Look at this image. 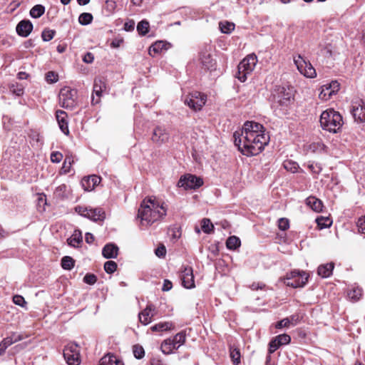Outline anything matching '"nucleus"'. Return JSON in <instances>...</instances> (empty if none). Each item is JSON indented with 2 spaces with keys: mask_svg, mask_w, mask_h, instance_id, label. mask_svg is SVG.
<instances>
[{
  "mask_svg": "<svg viewBox=\"0 0 365 365\" xmlns=\"http://www.w3.org/2000/svg\"><path fill=\"white\" fill-rule=\"evenodd\" d=\"M233 137L235 145L242 154L246 156L257 155L269 142V135L260 123L247 121L240 131H235Z\"/></svg>",
  "mask_w": 365,
  "mask_h": 365,
  "instance_id": "f257e3e1",
  "label": "nucleus"
},
{
  "mask_svg": "<svg viewBox=\"0 0 365 365\" xmlns=\"http://www.w3.org/2000/svg\"><path fill=\"white\" fill-rule=\"evenodd\" d=\"M166 215V209L155 197L145 198L138 209V217L143 225L148 226Z\"/></svg>",
  "mask_w": 365,
  "mask_h": 365,
  "instance_id": "f03ea898",
  "label": "nucleus"
},
{
  "mask_svg": "<svg viewBox=\"0 0 365 365\" xmlns=\"http://www.w3.org/2000/svg\"><path fill=\"white\" fill-rule=\"evenodd\" d=\"M321 127L330 133H337L343 125L342 116L334 109H328L320 115Z\"/></svg>",
  "mask_w": 365,
  "mask_h": 365,
  "instance_id": "7ed1b4c3",
  "label": "nucleus"
},
{
  "mask_svg": "<svg viewBox=\"0 0 365 365\" xmlns=\"http://www.w3.org/2000/svg\"><path fill=\"white\" fill-rule=\"evenodd\" d=\"M257 63V58L255 53L247 56L237 66V74L236 77L241 81L247 80V76L250 74L255 69Z\"/></svg>",
  "mask_w": 365,
  "mask_h": 365,
  "instance_id": "20e7f679",
  "label": "nucleus"
},
{
  "mask_svg": "<svg viewBox=\"0 0 365 365\" xmlns=\"http://www.w3.org/2000/svg\"><path fill=\"white\" fill-rule=\"evenodd\" d=\"M59 104L66 109L72 110L77 106V91L70 87H63L59 93Z\"/></svg>",
  "mask_w": 365,
  "mask_h": 365,
  "instance_id": "39448f33",
  "label": "nucleus"
},
{
  "mask_svg": "<svg viewBox=\"0 0 365 365\" xmlns=\"http://www.w3.org/2000/svg\"><path fill=\"white\" fill-rule=\"evenodd\" d=\"M309 278V274L304 271L293 270L287 273L284 279V283L289 287L294 288L304 287Z\"/></svg>",
  "mask_w": 365,
  "mask_h": 365,
  "instance_id": "423d86ee",
  "label": "nucleus"
},
{
  "mask_svg": "<svg viewBox=\"0 0 365 365\" xmlns=\"http://www.w3.org/2000/svg\"><path fill=\"white\" fill-rule=\"evenodd\" d=\"M63 357L68 365H79L80 349L74 343L68 344L63 349Z\"/></svg>",
  "mask_w": 365,
  "mask_h": 365,
  "instance_id": "0eeeda50",
  "label": "nucleus"
},
{
  "mask_svg": "<svg viewBox=\"0 0 365 365\" xmlns=\"http://www.w3.org/2000/svg\"><path fill=\"white\" fill-rule=\"evenodd\" d=\"M202 184L203 180L201 178L187 174L180 178L178 186L183 187L185 190H195L202 186Z\"/></svg>",
  "mask_w": 365,
  "mask_h": 365,
  "instance_id": "6e6552de",
  "label": "nucleus"
},
{
  "mask_svg": "<svg viewBox=\"0 0 365 365\" xmlns=\"http://www.w3.org/2000/svg\"><path fill=\"white\" fill-rule=\"evenodd\" d=\"M294 63L298 71L307 78H314L317 76L316 70L312 65L306 61L300 55L294 58Z\"/></svg>",
  "mask_w": 365,
  "mask_h": 365,
  "instance_id": "1a4fd4ad",
  "label": "nucleus"
},
{
  "mask_svg": "<svg viewBox=\"0 0 365 365\" xmlns=\"http://www.w3.org/2000/svg\"><path fill=\"white\" fill-rule=\"evenodd\" d=\"M207 97L205 95L195 91L189 94L185 98V103L195 110H200L205 104Z\"/></svg>",
  "mask_w": 365,
  "mask_h": 365,
  "instance_id": "9d476101",
  "label": "nucleus"
},
{
  "mask_svg": "<svg viewBox=\"0 0 365 365\" xmlns=\"http://www.w3.org/2000/svg\"><path fill=\"white\" fill-rule=\"evenodd\" d=\"M275 92L274 98L281 106H287L294 96L293 88L289 86H278Z\"/></svg>",
  "mask_w": 365,
  "mask_h": 365,
  "instance_id": "9b49d317",
  "label": "nucleus"
},
{
  "mask_svg": "<svg viewBox=\"0 0 365 365\" xmlns=\"http://www.w3.org/2000/svg\"><path fill=\"white\" fill-rule=\"evenodd\" d=\"M106 89V81L103 78L98 77L94 79L91 103L98 104L101 102L103 93Z\"/></svg>",
  "mask_w": 365,
  "mask_h": 365,
  "instance_id": "f8f14e48",
  "label": "nucleus"
},
{
  "mask_svg": "<svg viewBox=\"0 0 365 365\" xmlns=\"http://www.w3.org/2000/svg\"><path fill=\"white\" fill-rule=\"evenodd\" d=\"M340 84L336 81H332L330 83L322 86V91L319 93V98L327 100L332 95L337 93L339 90Z\"/></svg>",
  "mask_w": 365,
  "mask_h": 365,
  "instance_id": "ddd939ff",
  "label": "nucleus"
},
{
  "mask_svg": "<svg viewBox=\"0 0 365 365\" xmlns=\"http://www.w3.org/2000/svg\"><path fill=\"white\" fill-rule=\"evenodd\" d=\"M180 277L183 287L187 289H192L195 287L193 270L191 267H185L181 271Z\"/></svg>",
  "mask_w": 365,
  "mask_h": 365,
  "instance_id": "4468645a",
  "label": "nucleus"
},
{
  "mask_svg": "<svg viewBox=\"0 0 365 365\" xmlns=\"http://www.w3.org/2000/svg\"><path fill=\"white\" fill-rule=\"evenodd\" d=\"M170 138L169 133L166 129L161 126L156 127L152 135V140L158 144H163L168 141Z\"/></svg>",
  "mask_w": 365,
  "mask_h": 365,
  "instance_id": "2eb2a0df",
  "label": "nucleus"
},
{
  "mask_svg": "<svg viewBox=\"0 0 365 365\" xmlns=\"http://www.w3.org/2000/svg\"><path fill=\"white\" fill-rule=\"evenodd\" d=\"M101 178L96 175H93L86 178H83L81 180V185L86 191L93 190L100 182Z\"/></svg>",
  "mask_w": 365,
  "mask_h": 365,
  "instance_id": "dca6fc26",
  "label": "nucleus"
},
{
  "mask_svg": "<svg viewBox=\"0 0 365 365\" xmlns=\"http://www.w3.org/2000/svg\"><path fill=\"white\" fill-rule=\"evenodd\" d=\"M56 117L61 130L64 134L68 135L69 129L67 120V113L62 110H58L56 112Z\"/></svg>",
  "mask_w": 365,
  "mask_h": 365,
  "instance_id": "f3484780",
  "label": "nucleus"
},
{
  "mask_svg": "<svg viewBox=\"0 0 365 365\" xmlns=\"http://www.w3.org/2000/svg\"><path fill=\"white\" fill-rule=\"evenodd\" d=\"M102 255L106 259L116 258L118 255V247L115 244L108 243L103 247Z\"/></svg>",
  "mask_w": 365,
  "mask_h": 365,
  "instance_id": "a211bd4d",
  "label": "nucleus"
},
{
  "mask_svg": "<svg viewBox=\"0 0 365 365\" xmlns=\"http://www.w3.org/2000/svg\"><path fill=\"white\" fill-rule=\"evenodd\" d=\"M88 217L87 218L94 221H103L106 217L105 212L103 210L102 208L97 207V208H91L88 209Z\"/></svg>",
  "mask_w": 365,
  "mask_h": 365,
  "instance_id": "6ab92c4d",
  "label": "nucleus"
},
{
  "mask_svg": "<svg viewBox=\"0 0 365 365\" xmlns=\"http://www.w3.org/2000/svg\"><path fill=\"white\" fill-rule=\"evenodd\" d=\"M351 111L355 121L365 122V106L361 104L353 106Z\"/></svg>",
  "mask_w": 365,
  "mask_h": 365,
  "instance_id": "aec40b11",
  "label": "nucleus"
},
{
  "mask_svg": "<svg viewBox=\"0 0 365 365\" xmlns=\"http://www.w3.org/2000/svg\"><path fill=\"white\" fill-rule=\"evenodd\" d=\"M168 48V44L163 41H156L152 44L148 53L150 56H154L155 54L161 53L163 51H166Z\"/></svg>",
  "mask_w": 365,
  "mask_h": 365,
  "instance_id": "412c9836",
  "label": "nucleus"
},
{
  "mask_svg": "<svg viewBox=\"0 0 365 365\" xmlns=\"http://www.w3.org/2000/svg\"><path fill=\"white\" fill-rule=\"evenodd\" d=\"M99 365H123V363L116 356L108 354L101 359Z\"/></svg>",
  "mask_w": 365,
  "mask_h": 365,
  "instance_id": "4be33fe9",
  "label": "nucleus"
},
{
  "mask_svg": "<svg viewBox=\"0 0 365 365\" xmlns=\"http://www.w3.org/2000/svg\"><path fill=\"white\" fill-rule=\"evenodd\" d=\"M200 60L202 66L207 70L212 69L215 64V60L207 52H203L200 54Z\"/></svg>",
  "mask_w": 365,
  "mask_h": 365,
  "instance_id": "5701e85b",
  "label": "nucleus"
},
{
  "mask_svg": "<svg viewBox=\"0 0 365 365\" xmlns=\"http://www.w3.org/2000/svg\"><path fill=\"white\" fill-rule=\"evenodd\" d=\"M306 204L307 206L312 208L315 212H321L322 210L323 207V203L322 202L314 197V196H309L306 199Z\"/></svg>",
  "mask_w": 365,
  "mask_h": 365,
  "instance_id": "b1692460",
  "label": "nucleus"
},
{
  "mask_svg": "<svg viewBox=\"0 0 365 365\" xmlns=\"http://www.w3.org/2000/svg\"><path fill=\"white\" fill-rule=\"evenodd\" d=\"M334 267V264L332 262L322 264L319 266L317 273L320 277L323 278L329 277L332 274Z\"/></svg>",
  "mask_w": 365,
  "mask_h": 365,
  "instance_id": "393cba45",
  "label": "nucleus"
},
{
  "mask_svg": "<svg viewBox=\"0 0 365 365\" xmlns=\"http://www.w3.org/2000/svg\"><path fill=\"white\" fill-rule=\"evenodd\" d=\"M68 244L73 247H78L83 242L82 233L79 230H74L73 235L67 240Z\"/></svg>",
  "mask_w": 365,
  "mask_h": 365,
  "instance_id": "a878e982",
  "label": "nucleus"
},
{
  "mask_svg": "<svg viewBox=\"0 0 365 365\" xmlns=\"http://www.w3.org/2000/svg\"><path fill=\"white\" fill-rule=\"evenodd\" d=\"M21 339L20 335H15L14 334L11 337H7L4 339L1 343H0V355H2L4 352L6 348L12 344L13 343L19 341Z\"/></svg>",
  "mask_w": 365,
  "mask_h": 365,
  "instance_id": "bb28decb",
  "label": "nucleus"
},
{
  "mask_svg": "<svg viewBox=\"0 0 365 365\" xmlns=\"http://www.w3.org/2000/svg\"><path fill=\"white\" fill-rule=\"evenodd\" d=\"M161 351L165 354H170L173 352L174 350L178 349V346H176L175 343L171 340V339H168L165 340L161 344Z\"/></svg>",
  "mask_w": 365,
  "mask_h": 365,
  "instance_id": "cd10ccee",
  "label": "nucleus"
},
{
  "mask_svg": "<svg viewBox=\"0 0 365 365\" xmlns=\"http://www.w3.org/2000/svg\"><path fill=\"white\" fill-rule=\"evenodd\" d=\"M174 328V326L170 322H159L158 324L150 327L153 331L163 332L165 331H169Z\"/></svg>",
  "mask_w": 365,
  "mask_h": 365,
  "instance_id": "c85d7f7f",
  "label": "nucleus"
},
{
  "mask_svg": "<svg viewBox=\"0 0 365 365\" xmlns=\"http://www.w3.org/2000/svg\"><path fill=\"white\" fill-rule=\"evenodd\" d=\"M240 240L236 236H231L226 241V246L229 250H235L240 246Z\"/></svg>",
  "mask_w": 365,
  "mask_h": 365,
  "instance_id": "c756f323",
  "label": "nucleus"
},
{
  "mask_svg": "<svg viewBox=\"0 0 365 365\" xmlns=\"http://www.w3.org/2000/svg\"><path fill=\"white\" fill-rule=\"evenodd\" d=\"M230 355L234 364L240 363V352L239 349L230 346Z\"/></svg>",
  "mask_w": 365,
  "mask_h": 365,
  "instance_id": "7c9ffc66",
  "label": "nucleus"
},
{
  "mask_svg": "<svg viewBox=\"0 0 365 365\" xmlns=\"http://www.w3.org/2000/svg\"><path fill=\"white\" fill-rule=\"evenodd\" d=\"M45 11V7L41 4L34 6L30 11V15L33 18H39Z\"/></svg>",
  "mask_w": 365,
  "mask_h": 365,
  "instance_id": "2f4dec72",
  "label": "nucleus"
},
{
  "mask_svg": "<svg viewBox=\"0 0 365 365\" xmlns=\"http://www.w3.org/2000/svg\"><path fill=\"white\" fill-rule=\"evenodd\" d=\"M149 22L146 20L140 21L137 25V31L141 36H145L149 31Z\"/></svg>",
  "mask_w": 365,
  "mask_h": 365,
  "instance_id": "473e14b6",
  "label": "nucleus"
},
{
  "mask_svg": "<svg viewBox=\"0 0 365 365\" xmlns=\"http://www.w3.org/2000/svg\"><path fill=\"white\" fill-rule=\"evenodd\" d=\"M316 222L319 229H324L330 227L332 221L329 217H319L316 219Z\"/></svg>",
  "mask_w": 365,
  "mask_h": 365,
  "instance_id": "72a5a7b5",
  "label": "nucleus"
},
{
  "mask_svg": "<svg viewBox=\"0 0 365 365\" xmlns=\"http://www.w3.org/2000/svg\"><path fill=\"white\" fill-rule=\"evenodd\" d=\"M74 259L69 256H65L61 259V266L64 269L71 270L74 267Z\"/></svg>",
  "mask_w": 365,
  "mask_h": 365,
  "instance_id": "f704fd0d",
  "label": "nucleus"
},
{
  "mask_svg": "<svg viewBox=\"0 0 365 365\" xmlns=\"http://www.w3.org/2000/svg\"><path fill=\"white\" fill-rule=\"evenodd\" d=\"M220 29L222 33L230 34L235 29V24L228 21L220 22Z\"/></svg>",
  "mask_w": 365,
  "mask_h": 365,
  "instance_id": "c9c22d12",
  "label": "nucleus"
},
{
  "mask_svg": "<svg viewBox=\"0 0 365 365\" xmlns=\"http://www.w3.org/2000/svg\"><path fill=\"white\" fill-rule=\"evenodd\" d=\"M277 343H278V345L280 346L282 345H287L289 344L291 341V337L289 335L283 334H279L274 338Z\"/></svg>",
  "mask_w": 365,
  "mask_h": 365,
  "instance_id": "e433bc0d",
  "label": "nucleus"
},
{
  "mask_svg": "<svg viewBox=\"0 0 365 365\" xmlns=\"http://www.w3.org/2000/svg\"><path fill=\"white\" fill-rule=\"evenodd\" d=\"M133 353L134 356L138 359H141L145 356V350L140 344H135L133 346Z\"/></svg>",
  "mask_w": 365,
  "mask_h": 365,
  "instance_id": "4c0bfd02",
  "label": "nucleus"
},
{
  "mask_svg": "<svg viewBox=\"0 0 365 365\" xmlns=\"http://www.w3.org/2000/svg\"><path fill=\"white\" fill-rule=\"evenodd\" d=\"M202 230L205 233L210 234L213 231L214 226L211 221L207 218H204L202 220Z\"/></svg>",
  "mask_w": 365,
  "mask_h": 365,
  "instance_id": "58836bf2",
  "label": "nucleus"
},
{
  "mask_svg": "<svg viewBox=\"0 0 365 365\" xmlns=\"http://www.w3.org/2000/svg\"><path fill=\"white\" fill-rule=\"evenodd\" d=\"M93 21V16L90 13H82L78 17V21L81 25H88Z\"/></svg>",
  "mask_w": 365,
  "mask_h": 365,
  "instance_id": "ea45409f",
  "label": "nucleus"
},
{
  "mask_svg": "<svg viewBox=\"0 0 365 365\" xmlns=\"http://www.w3.org/2000/svg\"><path fill=\"white\" fill-rule=\"evenodd\" d=\"M361 295H362V289L359 287L353 288L348 293L349 297L353 301L358 300L361 297Z\"/></svg>",
  "mask_w": 365,
  "mask_h": 365,
  "instance_id": "a19ab883",
  "label": "nucleus"
},
{
  "mask_svg": "<svg viewBox=\"0 0 365 365\" xmlns=\"http://www.w3.org/2000/svg\"><path fill=\"white\" fill-rule=\"evenodd\" d=\"M171 340L179 348L185 341V335L182 332L178 333Z\"/></svg>",
  "mask_w": 365,
  "mask_h": 365,
  "instance_id": "79ce46f5",
  "label": "nucleus"
},
{
  "mask_svg": "<svg viewBox=\"0 0 365 365\" xmlns=\"http://www.w3.org/2000/svg\"><path fill=\"white\" fill-rule=\"evenodd\" d=\"M117 269V264L114 261H107L104 264V269L108 274L113 273Z\"/></svg>",
  "mask_w": 365,
  "mask_h": 365,
  "instance_id": "37998d69",
  "label": "nucleus"
},
{
  "mask_svg": "<svg viewBox=\"0 0 365 365\" xmlns=\"http://www.w3.org/2000/svg\"><path fill=\"white\" fill-rule=\"evenodd\" d=\"M56 31L51 29H45L42 31L41 37L43 41H51L55 35Z\"/></svg>",
  "mask_w": 365,
  "mask_h": 365,
  "instance_id": "c03bdc74",
  "label": "nucleus"
},
{
  "mask_svg": "<svg viewBox=\"0 0 365 365\" xmlns=\"http://www.w3.org/2000/svg\"><path fill=\"white\" fill-rule=\"evenodd\" d=\"M296 323H294L293 321H278L274 325V328L276 329H282V328H288L290 326H295Z\"/></svg>",
  "mask_w": 365,
  "mask_h": 365,
  "instance_id": "a18cd8bd",
  "label": "nucleus"
},
{
  "mask_svg": "<svg viewBox=\"0 0 365 365\" xmlns=\"http://www.w3.org/2000/svg\"><path fill=\"white\" fill-rule=\"evenodd\" d=\"M298 165L294 163V162H292L290 160H288V161H285L284 163V168L287 170H289L290 172L292 173H295L297 172V169H298Z\"/></svg>",
  "mask_w": 365,
  "mask_h": 365,
  "instance_id": "49530a36",
  "label": "nucleus"
},
{
  "mask_svg": "<svg viewBox=\"0 0 365 365\" xmlns=\"http://www.w3.org/2000/svg\"><path fill=\"white\" fill-rule=\"evenodd\" d=\"M97 281V277L94 274H86L83 277V282L88 284L93 285Z\"/></svg>",
  "mask_w": 365,
  "mask_h": 365,
  "instance_id": "de8ad7c7",
  "label": "nucleus"
},
{
  "mask_svg": "<svg viewBox=\"0 0 365 365\" xmlns=\"http://www.w3.org/2000/svg\"><path fill=\"white\" fill-rule=\"evenodd\" d=\"M278 227L281 230H287L289 227V220L286 218H280L278 220Z\"/></svg>",
  "mask_w": 365,
  "mask_h": 365,
  "instance_id": "09e8293b",
  "label": "nucleus"
},
{
  "mask_svg": "<svg viewBox=\"0 0 365 365\" xmlns=\"http://www.w3.org/2000/svg\"><path fill=\"white\" fill-rule=\"evenodd\" d=\"M33 30V24L29 20H24V37L28 36Z\"/></svg>",
  "mask_w": 365,
  "mask_h": 365,
  "instance_id": "8fccbe9b",
  "label": "nucleus"
},
{
  "mask_svg": "<svg viewBox=\"0 0 365 365\" xmlns=\"http://www.w3.org/2000/svg\"><path fill=\"white\" fill-rule=\"evenodd\" d=\"M357 226L359 232L365 235V215L359 219Z\"/></svg>",
  "mask_w": 365,
  "mask_h": 365,
  "instance_id": "3c124183",
  "label": "nucleus"
},
{
  "mask_svg": "<svg viewBox=\"0 0 365 365\" xmlns=\"http://www.w3.org/2000/svg\"><path fill=\"white\" fill-rule=\"evenodd\" d=\"M63 158V155L60 152H53L51 154V160L53 163H60Z\"/></svg>",
  "mask_w": 365,
  "mask_h": 365,
  "instance_id": "603ef678",
  "label": "nucleus"
},
{
  "mask_svg": "<svg viewBox=\"0 0 365 365\" xmlns=\"http://www.w3.org/2000/svg\"><path fill=\"white\" fill-rule=\"evenodd\" d=\"M46 79L48 82L54 83L58 81V76L53 71H49L46 73Z\"/></svg>",
  "mask_w": 365,
  "mask_h": 365,
  "instance_id": "864d4df0",
  "label": "nucleus"
},
{
  "mask_svg": "<svg viewBox=\"0 0 365 365\" xmlns=\"http://www.w3.org/2000/svg\"><path fill=\"white\" fill-rule=\"evenodd\" d=\"M152 310H153L152 307L148 306L143 312L139 313V314H138L139 319H141L142 316L145 318V319H147V317L150 316Z\"/></svg>",
  "mask_w": 365,
  "mask_h": 365,
  "instance_id": "5fc2aeb1",
  "label": "nucleus"
},
{
  "mask_svg": "<svg viewBox=\"0 0 365 365\" xmlns=\"http://www.w3.org/2000/svg\"><path fill=\"white\" fill-rule=\"evenodd\" d=\"M155 255L158 257H165V254H166V249H165V247L164 245H160L155 250Z\"/></svg>",
  "mask_w": 365,
  "mask_h": 365,
  "instance_id": "6e6d98bb",
  "label": "nucleus"
},
{
  "mask_svg": "<svg viewBox=\"0 0 365 365\" xmlns=\"http://www.w3.org/2000/svg\"><path fill=\"white\" fill-rule=\"evenodd\" d=\"M71 163H72L70 159H65L62 167V170H63L64 173H68L70 171Z\"/></svg>",
  "mask_w": 365,
  "mask_h": 365,
  "instance_id": "4d7b16f0",
  "label": "nucleus"
},
{
  "mask_svg": "<svg viewBox=\"0 0 365 365\" xmlns=\"http://www.w3.org/2000/svg\"><path fill=\"white\" fill-rule=\"evenodd\" d=\"M269 353H274L279 347H280L279 345H278V343H277V341H275L274 339H273L270 342H269Z\"/></svg>",
  "mask_w": 365,
  "mask_h": 365,
  "instance_id": "13d9d810",
  "label": "nucleus"
},
{
  "mask_svg": "<svg viewBox=\"0 0 365 365\" xmlns=\"http://www.w3.org/2000/svg\"><path fill=\"white\" fill-rule=\"evenodd\" d=\"M89 207H84L81 206H78L76 207V212H78L81 215L87 217Z\"/></svg>",
  "mask_w": 365,
  "mask_h": 365,
  "instance_id": "bf43d9fd",
  "label": "nucleus"
},
{
  "mask_svg": "<svg viewBox=\"0 0 365 365\" xmlns=\"http://www.w3.org/2000/svg\"><path fill=\"white\" fill-rule=\"evenodd\" d=\"M10 91L17 96H21L23 94V88H18V86H15L14 85L11 86Z\"/></svg>",
  "mask_w": 365,
  "mask_h": 365,
  "instance_id": "052dcab7",
  "label": "nucleus"
},
{
  "mask_svg": "<svg viewBox=\"0 0 365 365\" xmlns=\"http://www.w3.org/2000/svg\"><path fill=\"white\" fill-rule=\"evenodd\" d=\"M323 146H324V145H322V143H312V144L309 145V150H311L312 152L314 153L317 150H322L323 148Z\"/></svg>",
  "mask_w": 365,
  "mask_h": 365,
  "instance_id": "680f3d73",
  "label": "nucleus"
},
{
  "mask_svg": "<svg viewBox=\"0 0 365 365\" xmlns=\"http://www.w3.org/2000/svg\"><path fill=\"white\" fill-rule=\"evenodd\" d=\"M173 287L172 282L168 279H165L163 282V285L162 287V290L163 292H168L170 291Z\"/></svg>",
  "mask_w": 365,
  "mask_h": 365,
  "instance_id": "e2e57ef3",
  "label": "nucleus"
},
{
  "mask_svg": "<svg viewBox=\"0 0 365 365\" xmlns=\"http://www.w3.org/2000/svg\"><path fill=\"white\" fill-rule=\"evenodd\" d=\"M135 22L133 20H130L125 22L124 24V29L127 31H133L134 29Z\"/></svg>",
  "mask_w": 365,
  "mask_h": 365,
  "instance_id": "0e129e2a",
  "label": "nucleus"
},
{
  "mask_svg": "<svg viewBox=\"0 0 365 365\" xmlns=\"http://www.w3.org/2000/svg\"><path fill=\"white\" fill-rule=\"evenodd\" d=\"M30 138L32 140V145H36L38 146L39 143V135L36 133H34L32 135H30Z\"/></svg>",
  "mask_w": 365,
  "mask_h": 365,
  "instance_id": "69168bd1",
  "label": "nucleus"
},
{
  "mask_svg": "<svg viewBox=\"0 0 365 365\" xmlns=\"http://www.w3.org/2000/svg\"><path fill=\"white\" fill-rule=\"evenodd\" d=\"M13 302L15 304L23 307V297L21 295H15L13 297Z\"/></svg>",
  "mask_w": 365,
  "mask_h": 365,
  "instance_id": "338daca9",
  "label": "nucleus"
},
{
  "mask_svg": "<svg viewBox=\"0 0 365 365\" xmlns=\"http://www.w3.org/2000/svg\"><path fill=\"white\" fill-rule=\"evenodd\" d=\"M250 287L252 290L262 289L265 287V284L259 282H254Z\"/></svg>",
  "mask_w": 365,
  "mask_h": 365,
  "instance_id": "774afa93",
  "label": "nucleus"
}]
</instances>
